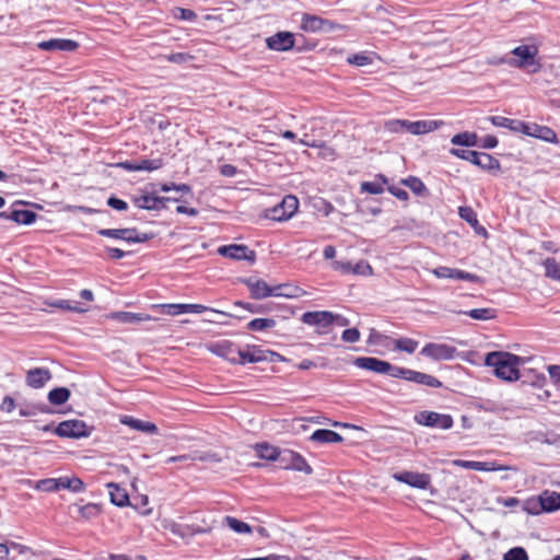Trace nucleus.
Listing matches in <instances>:
<instances>
[{"mask_svg":"<svg viewBox=\"0 0 560 560\" xmlns=\"http://www.w3.org/2000/svg\"><path fill=\"white\" fill-rule=\"evenodd\" d=\"M486 365L493 368L495 376L503 381L513 382L520 378L518 366L522 359L509 352H490L486 357Z\"/></svg>","mask_w":560,"mask_h":560,"instance_id":"nucleus-1","label":"nucleus"},{"mask_svg":"<svg viewBox=\"0 0 560 560\" xmlns=\"http://www.w3.org/2000/svg\"><path fill=\"white\" fill-rule=\"evenodd\" d=\"M511 54L513 57L509 58V66L527 70L530 73H537L540 71L541 65L536 59L538 55V49L536 46L521 45L515 47Z\"/></svg>","mask_w":560,"mask_h":560,"instance_id":"nucleus-2","label":"nucleus"},{"mask_svg":"<svg viewBox=\"0 0 560 560\" xmlns=\"http://www.w3.org/2000/svg\"><path fill=\"white\" fill-rule=\"evenodd\" d=\"M36 489L45 492L69 490L73 493L85 491V483L77 476H62L59 478H47L38 480Z\"/></svg>","mask_w":560,"mask_h":560,"instance_id":"nucleus-3","label":"nucleus"},{"mask_svg":"<svg viewBox=\"0 0 560 560\" xmlns=\"http://www.w3.org/2000/svg\"><path fill=\"white\" fill-rule=\"evenodd\" d=\"M450 153L462 160L469 161L485 171L500 170V162L492 155L485 152H477L464 149H451Z\"/></svg>","mask_w":560,"mask_h":560,"instance_id":"nucleus-4","label":"nucleus"},{"mask_svg":"<svg viewBox=\"0 0 560 560\" xmlns=\"http://www.w3.org/2000/svg\"><path fill=\"white\" fill-rule=\"evenodd\" d=\"M55 432L61 438L80 439L90 436L92 428L82 420L72 419L60 422Z\"/></svg>","mask_w":560,"mask_h":560,"instance_id":"nucleus-5","label":"nucleus"},{"mask_svg":"<svg viewBox=\"0 0 560 560\" xmlns=\"http://www.w3.org/2000/svg\"><path fill=\"white\" fill-rule=\"evenodd\" d=\"M279 463L284 469H292L303 471L306 475L313 472L312 467L307 464L306 459L299 453L291 450H282L279 456Z\"/></svg>","mask_w":560,"mask_h":560,"instance_id":"nucleus-6","label":"nucleus"},{"mask_svg":"<svg viewBox=\"0 0 560 560\" xmlns=\"http://www.w3.org/2000/svg\"><path fill=\"white\" fill-rule=\"evenodd\" d=\"M301 28L304 32L308 33H318V32H332L335 30H340L341 26L339 24H336L329 20L322 19L317 15L312 14H303L302 21H301Z\"/></svg>","mask_w":560,"mask_h":560,"instance_id":"nucleus-7","label":"nucleus"},{"mask_svg":"<svg viewBox=\"0 0 560 560\" xmlns=\"http://www.w3.org/2000/svg\"><path fill=\"white\" fill-rule=\"evenodd\" d=\"M456 348L446 343L430 342L420 351V354L434 361L453 360L456 355Z\"/></svg>","mask_w":560,"mask_h":560,"instance_id":"nucleus-8","label":"nucleus"},{"mask_svg":"<svg viewBox=\"0 0 560 560\" xmlns=\"http://www.w3.org/2000/svg\"><path fill=\"white\" fill-rule=\"evenodd\" d=\"M98 234L128 243H144L151 238L147 233H139L136 229H103Z\"/></svg>","mask_w":560,"mask_h":560,"instance_id":"nucleus-9","label":"nucleus"},{"mask_svg":"<svg viewBox=\"0 0 560 560\" xmlns=\"http://www.w3.org/2000/svg\"><path fill=\"white\" fill-rule=\"evenodd\" d=\"M415 419L419 424L443 430L451 429L454 423L450 415H442L434 411H421Z\"/></svg>","mask_w":560,"mask_h":560,"instance_id":"nucleus-10","label":"nucleus"},{"mask_svg":"<svg viewBox=\"0 0 560 560\" xmlns=\"http://www.w3.org/2000/svg\"><path fill=\"white\" fill-rule=\"evenodd\" d=\"M299 200L295 196H285L280 203L270 210L269 217L276 221H285L293 217L298 211Z\"/></svg>","mask_w":560,"mask_h":560,"instance_id":"nucleus-11","label":"nucleus"},{"mask_svg":"<svg viewBox=\"0 0 560 560\" xmlns=\"http://www.w3.org/2000/svg\"><path fill=\"white\" fill-rule=\"evenodd\" d=\"M393 478L412 488L422 490L427 489L431 483L430 475L424 472L400 471L395 472Z\"/></svg>","mask_w":560,"mask_h":560,"instance_id":"nucleus-12","label":"nucleus"},{"mask_svg":"<svg viewBox=\"0 0 560 560\" xmlns=\"http://www.w3.org/2000/svg\"><path fill=\"white\" fill-rule=\"evenodd\" d=\"M218 253L224 257H229L235 260H248L253 262L255 260L256 254L254 250L249 249L246 245L232 244L221 246L218 249Z\"/></svg>","mask_w":560,"mask_h":560,"instance_id":"nucleus-13","label":"nucleus"},{"mask_svg":"<svg viewBox=\"0 0 560 560\" xmlns=\"http://www.w3.org/2000/svg\"><path fill=\"white\" fill-rule=\"evenodd\" d=\"M161 308L163 310L164 314L176 316L184 313H194V314H200L206 311H211L214 313H220L222 315H226L224 312H220L213 308H209L201 304H162Z\"/></svg>","mask_w":560,"mask_h":560,"instance_id":"nucleus-14","label":"nucleus"},{"mask_svg":"<svg viewBox=\"0 0 560 560\" xmlns=\"http://www.w3.org/2000/svg\"><path fill=\"white\" fill-rule=\"evenodd\" d=\"M432 273L440 279H455L464 280L469 282H479L480 277L460 269L450 268L446 266H440L432 270Z\"/></svg>","mask_w":560,"mask_h":560,"instance_id":"nucleus-15","label":"nucleus"},{"mask_svg":"<svg viewBox=\"0 0 560 560\" xmlns=\"http://www.w3.org/2000/svg\"><path fill=\"white\" fill-rule=\"evenodd\" d=\"M521 127L523 128V133L526 136L534 137L549 143L559 142L557 133L550 127L528 122L527 125H521Z\"/></svg>","mask_w":560,"mask_h":560,"instance_id":"nucleus-16","label":"nucleus"},{"mask_svg":"<svg viewBox=\"0 0 560 560\" xmlns=\"http://www.w3.org/2000/svg\"><path fill=\"white\" fill-rule=\"evenodd\" d=\"M250 292V296L256 300L275 296V287L268 285L262 279L254 277L247 278L243 281Z\"/></svg>","mask_w":560,"mask_h":560,"instance_id":"nucleus-17","label":"nucleus"},{"mask_svg":"<svg viewBox=\"0 0 560 560\" xmlns=\"http://www.w3.org/2000/svg\"><path fill=\"white\" fill-rule=\"evenodd\" d=\"M266 45L275 51H287L294 46V35L290 32H278L266 38Z\"/></svg>","mask_w":560,"mask_h":560,"instance_id":"nucleus-18","label":"nucleus"},{"mask_svg":"<svg viewBox=\"0 0 560 560\" xmlns=\"http://www.w3.org/2000/svg\"><path fill=\"white\" fill-rule=\"evenodd\" d=\"M211 351L219 357L224 358L231 363L241 362V349L236 348L232 342L223 340L214 343Z\"/></svg>","mask_w":560,"mask_h":560,"instance_id":"nucleus-19","label":"nucleus"},{"mask_svg":"<svg viewBox=\"0 0 560 560\" xmlns=\"http://www.w3.org/2000/svg\"><path fill=\"white\" fill-rule=\"evenodd\" d=\"M50 380L51 372L46 368L31 369L25 375L26 385L35 389L43 388Z\"/></svg>","mask_w":560,"mask_h":560,"instance_id":"nucleus-20","label":"nucleus"},{"mask_svg":"<svg viewBox=\"0 0 560 560\" xmlns=\"http://www.w3.org/2000/svg\"><path fill=\"white\" fill-rule=\"evenodd\" d=\"M354 365L369 370L378 374H387L390 369V363L372 357H359L354 360Z\"/></svg>","mask_w":560,"mask_h":560,"instance_id":"nucleus-21","label":"nucleus"},{"mask_svg":"<svg viewBox=\"0 0 560 560\" xmlns=\"http://www.w3.org/2000/svg\"><path fill=\"white\" fill-rule=\"evenodd\" d=\"M301 320L310 326L326 328L332 325V313L328 311L306 312L302 315Z\"/></svg>","mask_w":560,"mask_h":560,"instance_id":"nucleus-22","label":"nucleus"},{"mask_svg":"<svg viewBox=\"0 0 560 560\" xmlns=\"http://www.w3.org/2000/svg\"><path fill=\"white\" fill-rule=\"evenodd\" d=\"M40 50L45 51H73L78 48V43L65 38H51L37 44Z\"/></svg>","mask_w":560,"mask_h":560,"instance_id":"nucleus-23","label":"nucleus"},{"mask_svg":"<svg viewBox=\"0 0 560 560\" xmlns=\"http://www.w3.org/2000/svg\"><path fill=\"white\" fill-rule=\"evenodd\" d=\"M108 318L117 323L128 325H137L142 322H148L152 319V317L148 314L132 312H114L108 315Z\"/></svg>","mask_w":560,"mask_h":560,"instance_id":"nucleus-24","label":"nucleus"},{"mask_svg":"<svg viewBox=\"0 0 560 560\" xmlns=\"http://www.w3.org/2000/svg\"><path fill=\"white\" fill-rule=\"evenodd\" d=\"M458 214L460 219L466 221L479 235H487V230L479 224L477 213L470 207H459Z\"/></svg>","mask_w":560,"mask_h":560,"instance_id":"nucleus-25","label":"nucleus"},{"mask_svg":"<svg viewBox=\"0 0 560 560\" xmlns=\"http://www.w3.org/2000/svg\"><path fill=\"white\" fill-rule=\"evenodd\" d=\"M200 460V462H209V460H218L215 458V455L212 454H201L200 452H194L190 454H184L178 456H171L168 457L165 463H180V464H187L190 462Z\"/></svg>","mask_w":560,"mask_h":560,"instance_id":"nucleus-26","label":"nucleus"},{"mask_svg":"<svg viewBox=\"0 0 560 560\" xmlns=\"http://www.w3.org/2000/svg\"><path fill=\"white\" fill-rule=\"evenodd\" d=\"M109 490L110 502L119 508L127 506L129 504V495L124 488H120L115 482L107 483Z\"/></svg>","mask_w":560,"mask_h":560,"instance_id":"nucleus-27","label":"nucleus"},{"mask_svg":"<svg viewBox=\"0 0 560 560\" xmlns=\"http://www.w3.org/2000/svg\"><path fill=\"white\" fill-rule=\"evenodd\" d=\"M310 440L316 443H340L343 441V438L331 430L328 429H319L312 433Z\"/></svg>","mask_w":560,"mask_h":560,"instance_id":"nucleus-28","label":"nucleus"},{"mask_svg":"<svg viewBox=\"0 0 560 560\" xmlns=\"http://www.w3.org/2000/svg\"><path fill=\"white\" fill-rule=\"evenodd\" d=\"M121 423L128 425L129 428L136 431H141L150 434L158 432V428L154 423L142 421L140 419H136L129 416H125L124 418H121Z\"/></svg>","mask_w":560,"mask_h":560,"instance_id":"nucleus-29","label":"nucleus"},{"mask_svg":"<svg viewBox=\"0 0 560 560\" xmlns=\"http://www.w3.org/2000/svg\"><path fill=\"white\" fill-rule=\"evenodd\" d=\"M540 495L544 512H553L560 509V493L546 490Z\"/></svg>","mask_w":560,"mask_h":560,"instance_id":"nucleus-30","label":"nucleus"},{"mask_svg":"<svg viewBox=\"0 0 560 560\" xmlns=\"http://www.w3.org/2000/svg\"><path fill=\"white\" fill-rule=\"evenodd\" d=\"M37 214L25 209H11L10 220L18 224L30 225L35 222Z\"/></svg>","mask_w":560,"mask_h":560,"instance_id":"nucleus-31","label":"nucleus"},{"mask_svg":"<svg viewBox=\"0 0 560 560\" xmlns=\"http://www.w3.org/2000/svg\"><path fill=\"white\" fill-rule=\"evenodd\" d=\"M442 122L441 121H436V120H417V121H411V130H410V133L411 135H425V133H429L431 131H434L435 129H438V127L441 125Z\"/></svg>","mask_w":560,"mask_h":560,"instance_id":"nucleus-32","label":"nucleus"},{"mask_svg":"<svg viewBox=\"0 0 560 560\" xmlns=\"http://www.w3.org/2000/svg\"><path fill=\"white\" fill-rule=\"evenodd\" d=\"M408 381L434 388H439L442 386V383L436 377L413 370L410 371Z\"/></svg>","mask_w":560,"mask_h":560,"instance_id":"nucleus-33","label":"nucleus"},{"mask_svg":"<svg viewBox=\"0 0 560 560\" xmlns=\"http://www.w3.org/2000/svg\"><path fill=\"white\" fill-rule=\"evenodd\" d=\"M267 355L266 352L259 348L253 347L247 350H241V362L240 364L245 363H256L266 361Z\"/></svg>","mask_w":560,"mask_h":560,"instance_id":"nucleus-34","label":"nucleus"},{"mask_svg":"<svg viewBox=\"0 0 560 560\" xmlns=\"http://www.w3.org/2000/svg\"><path fill=\"white\" fill-rule=\"evenodd\" d=\"M164 198L151 196V195H142L133 198V203L136 207L145 210H154L159 209L160 203Z\"/></svg>","mask_w":560,"mask_h":560,"instance_id":"nucleus-35","label":"nucleus"},{"mask_svg":"<svg viewBox=\"0 0 560 560\" xmlns=\"http://www.w3.org/2000/svg\"><path fill=\"white\" fill-rule=\"evenodd\" d=\"M304 294V291L295 285L291 284H279L275 285V296H283L288 299L300 298Z\"/></svg>","mask_w":560,"mask_h":560,"instance_id":"nucleus-36","label":"nucleus"},{"mask_svg":"<svg viewBox=\"0 0 560 560\" xmlns=\"http://www.w3.org/2000/svg\"><path fill=\"white\" fill-rule=\"evenodd\" d=\"M455 464L463 468L472 469L477 471H490L502 469L501 467L497 468L492 463L487 462H475V460H456Z\"/></svg>","mask_w":560,"mask_h":560,"instance_id":"nucleus-37","label":"nucleus"},{"mask_svg":"<svg viewBox=\"0 0 560 560\" xmlns=\"http://www.w3.org/2000/svg\"><path fill=\"white\" fill-rule=\"evenodd\" d=\"M256 452L258 457L267 460H279V456L281 451L277 447L269 445L267 443L257 444Z\"/></svg>","mask_w":560,"mask_h":560,"instance_id":"nucleus-38","label":"nucleus"},{"mask_svg":"<svg viewBox=\"0 0 560 560\" xmlns=\"http://www.w3.org/2000/svg\"><path fill=\"white\" fill-rule=\"evenodd\" d=\"M451 142L454 145L475 147L478 145V137L474 132L465 131L453 136Z\"/></svg>","mask_w":560,"mask_h":560,"instance_id":"nucleus-39","label":"nucleus"},{"mask_svg":"<svg viewBox=\"0 0 560 560\" xmlns=\"http://www.w3.org/2000/svg\"><path fill=\"white\" fill-rule=\"evenodd\" d=\"M387 180L384 176H380L378 179L374 182H363L361 183V191L368 192L371 195H380L384 191V184H386Z\"/></svg>","mask_w":560,"mask_h":560,"instance_id":"nucleus-40","label":"nucleus"},{"mask_svg":"<svg viewBox=\"0 0 560 560\" xmlns=\"http://www.w3.org/2000/svg\"><path fill=\"white\" fill-rule=\"evenodd\" d=\"M223 524L237 534L252 533V527L247 523L240 521L233 516H225L223 518Z\"/></svg>","mask_w":560,"mask_h":560,"instance_id":"nucleus-41","label":"nucleus"},{"mask_svg":"<svg viewBox=\"0 0 560 560\" xmlns=\"http://www.w3.org/2000/svg\"><path fill=\"white\" fill-rule=\"evenodd\" d=\"M78 509V517L83 520H92L100 515L101 506L96 503H88L85 505H75Z\"/></svg>","mask_w":560,"mask_h":560,"instance_id":"nucleus-42","label":"nucleus"},{"mask_svg":"<svg viewBox=\"0 0 560 560\" xmlns=\"http://www.w3.org/2000/svg\"><path fill=\"white\" fill-rule=\"evenodd\" d=\"M546 277L560 282V260L555 258H547L544 260Z\"/></svg>","mask_w":560,"mask_h":560,"instance_id":"nucleus-43","label":"nucleus"},{"mask_svg":"<svg viewBox=\"0 0 560 560\" xmlns=\"http://www.w3.org/2000/svg\"><path fill=\"white\" fill-rule=\"evenodd\" d=\"M70 397V390L66 387H57L48 393V400L52 405H62Z\"/></svg>","mask_w":560,"mask_h":560,"instance_id":"nucleus-44","label":"nucleus"},{"mask_svg":"<svg viewBox=\"0 0 560 560\" xmlns=\"http://www.w3.org/2000/svg\"><path fill=\"white\" fill-rule=\"evenodd\" d=\"M48 305L56 307V308L75 312V313L86 312V308L80 307L78 302H71L69 300H56V301L49 302Z\"/></svg>","mask_w":560,"mask_h":560,"instance_id":"nucleus-45","label":"nucleus"},{"mask_svg":"<svg viewBox=\"0 0 560 560\" xmlns=\"http://www.w3.org/2000/svg\"><path fill=\"white\" fill-rule=\"evenodd\" d=\"M275 326L276 320L273 318H255L247 324V328L253 331H262Z\"/></svg>","mask_w":560,"mask_h":560,"instance_id":"nucleus-46","label":"nucleus"},{"mask_svg":"<svg viewBox=\"0 0 560 560\" xmlns=\"http://www.w3.org/2000/svg\"><path fill=\"white\" fill-rule=\"evenodd\" d=\"M418 341L411 338H399L394 340L395 349L407 353H413L418 348Z\"/></svg>","mask_w":560,"mask_h":560,"instance_id":"nucleus-47","label":"nucleus"},{"mask_svg":"<svg viewBox=\"0 0 560 560\" xmlns=\"http://www.w3.org/2000/svg\"><path fill=\"white\" fill-rule=\"evenodd\" d=\"M465 314L476 320H488L495 317V311L492 308H474Z\"/></svg>","mask_w":560,"mask_h":560,"instance_id":"nucleus-48","label":"nucleus"},{"mask_svg":"<svg viewBox=\"0 0 560 560\" xmlns=\"http://www.w3.org/2000/svg\"><path fill=\"white\" fill-rule=\"evenodd\" d=\"M163 159H142L138 161V166L140 167V171H156L163 166Z\"/></svg>","mask_w":560,"mask_h":560,"instance_id":"nucleus-49","label":"nucleus"},{"mask_svg":"<svg viewBox=\"0 0 560 560\" xmlns=\"http://www.w3.org/2000/svg\"><path fill=\"white\" fill-rule=\"evenodd\" d=\"M503 560H528V555L523 547H514L504 553Z\"/></svg>","mask_w":560,"mask_h":560,"instance_id":"nucleus-50","label":"nucleus"},{"mask_svg":"<svg viewBox=\"0 0 560 560\" xmlns=\"http://www.w3.org/2000/svg\"><path fill=\"white\" fill-rule=\"evenodd\" d=\"M402 183L418 196H421L425 191L424 184L417 177L410 176L407 179H404Z\"/></svg>","mask_w":560,"mask_h":560,"instance_id":"nucleus-51","label":"nucleus"},{"mask_svg":"<svg viewBox=\"0 0 560 560\" xmlns=\"http://www.w3.org/2000/svg\"><path fill=\"white\" fill-rule=\"evenodd\" d=\"M524 510L529 514H538L542 510L541 495L538 498L528 499L524 504Z\"/></svg>","mask_w":560,"mask_h":560,"instance_id":"nucleus-52","label":"nucleus"},{"mask_svg":"<svg viewBox=\"0 0 560 560\" xmlns=\"http://www.w3.org/2000/svg\"><path fill=\"white\" fill-rule=\"evenodd\" d=\"M372 272H373L372 267L365 260H360L355 265H352L351 273L362 275V276H370V275H372Z\"/></svg>","mask_w":560,"mask_h":560,"instance_id":"nucleus-53","label":"nucleus"},{"mask_svg":"<svg viewBox=\"0 0 560 560\" xmlns=\"http://www.w3.org/2000/svg\"><path fill=\"white\" fill-rule=\"evenodd\" d=\"M174 16L176 19L183 20V21H195L197 19V14L189 9H183V8H176L174 11Z\"/></svg>","mask_w":560,"mask_h":560,"instance_id":"nucleus-54","label":"nucleus"},{"mask_svg":"<svg viewBox=\"0 0 560 560\" xmlns=\"http://www.w3.org/2000/svg\"><path fill=\"white\" fill-rule=\"evenodd\" d=\"M348 62L350 65L363 67L370 65L372 62V59L365 54H355L348 58Z\"/></svg>","mask_w":560,"mask_h":560,"instance_id":"nucleus-55","label":"nucleus"},{"mask_svg":"<svg viewBox=\"0 0 560 560\" xmlns=\"http://www.w3.org/2000/svg\"><path fill=\"white\" fill-rule=\"evenodd\" d=\"M410 371L409 369H405V368H400V366H395V365H392L390 364V369L388 370L387 374L393 376V377H397V378H404V380H409V375H410Z\"/></svg>","mask_w":560,"mask_h":560,"instance_id":"nucleus-56","label":"nucleus"},{"mask_svg":"<svg viewBox=\"0 0 560 560\" xmlns=\"http://www.w3.org/2000/svg\"><path fill=\"white\" fill-rule=\"evenodd\" d=\"M360 331L357 328H348L342 331L341 339L345 342H357L360 340Z\"/></svg>","mask_w":560,"mask_h":560,"instance_id":"nucleus-57","label":"nucleus"},{"mask_svg":"<svg viewBox=\"0 0 560 560\" xmlns=\"http://www.w3.org/2000/svg\"><path fill=\"white\" fill-rule=\"evenodd\" d=\"M164 58L173 63H185L187 61H190L192 59V56L186 52H176L165 56Z\"/></svg>","mask_w":560,"mask_h":560,"instance_id":"nucleus-58","label":"nucleus"},{"mask_svg":"<svg viewBox=\"0 0 560 560\" xmlns=\"http://www.w3.org/2000/svg\"><path fill=\"white\" fill-rule=\"evenodd\" d=\"M384 129L392 133L404 132L401 119H389L384 122Z\"/></svg>","mask_w":560,"mask_h":560,"instance_id":"nucleus-59","label":"nucleus"},{"mask_svg":"<svg viewBox=\"0 0 560 560\" xmlns=\"http://www.w3.org/2000/svg\"><path fill=\"white\" fill-rule=\"evenodd\" d=\"M107 205L112 207L113 209H116L118 211H125L128 209V205L126 201L118 199L116 197H110L107 200Z\"/></svg>","mask_w":560,"mask_h":560,"instance_id":"nucleus-60","label":"nucleus"},{"mask_svg":"<svg viewBox=\"0 0 560 560\" xmlns=\"http://www.w3.org/2000/svg\"><path fill=\"white\" fill-rule=\"evenodd\" d=\"M490 120L494 126L503 128L512 127L513 124V119L502 116H492L490 117Z\"/></svg>","mask_w":560,"mask_h":560,"instance_id":"nucleus-61","label":"nucleus"},{"mask_svg":"<svg viewBox=\"0 0 560 560\" xmlns=\"http://www.w3.org/2000/svg\"><path fill=\"white\" fill-rule=\"evenodd\" d=\"M15 408V401L12 397L5 396L0 405V410L3 412H11Z\"/></svg>","mask_w":560,"mask_h":560,"instance_id":"nucleus-62","label":"nucleus"},{"mask_svg":"<svg viewBox=\"0 0 560 560\" xmlns=\"http://www.w3.org/2000/svg\"><path fill=\"white\" fill-rule=\"evenodd\" d=\"M332 268L345 273H350L352 271V264L350 261H334Z\"/></svg>","mask_w":560,"mask_h":560,"instance_id":"nucleus-63","label":"nucleus"},{"mask_svg":"<svg viewBox=\"0 0 560 560\" xmlns=\"http://www.w3.org/2000/svg\"><path fill=\"white\" fill-rule=\"evenodd\" d=\"M547 371L551 380L558 384L560 382V365H548Z\"/></svg>","mask_w":560,"mask_h":560,"instance_id":"nucleus-64","label":"nucleus"}]
</instances>
